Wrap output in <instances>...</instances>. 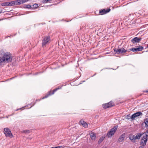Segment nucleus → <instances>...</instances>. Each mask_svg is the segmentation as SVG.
Masks as SVG:
<instances>
[{
  "mask_svg": "<svg viewBox=\"0 0 148 148\" xmlns=\"http://www.w3.org/2000/svg\"><path fill=\"white\" fill-rule=\"evenodd\" d=\"M118 126L116 125L113 128H112L109 131L107 134V136L108 137H111L113 135L115 132L117 130Z\"/></svg>",
  "mask_w": 148,
  "mask_h": 148,
  "instance_id": "nucleus-1",
  "label": "nucleus"
},
{
  "mask_svg": "<svg viewBox=\"0 0 148 148\" xmlns=\"http://www.w3.org/2000/svg\"><path fill=\"white\" fill-rule=\"evenodd\" d=\"M4 133L6 137L11 138L13 137L10 130L8 128H5L4 129Z\"/></svg>",
  "mask_w": 148,
  "mask_h": 148,
  "instance_id": "nucleus-2",
  "label": "nucleus"
},
{
  "mask_svg": "<svg viewBox=\"0 0 148 148\" xmlns=\"http://www.w3.org/2000/svg\"><path fill=\"white\" fill-rule=\"evenodd\" d=\"M142 139V141H143L145 143L146 142H147L148 140V129L145 132L143 133V136Z\"/></svg>",
  "mask_w": 148,
  "mask_h": 148,
  "instance_id": "nucleus-3",
  "label": "nucleus"
},
{
  "mask_svg": "<svg viewBox=\"0 0 148 148\" xmlns=\"http://www.w3.org/2000/svg\"><path fill=\"white\" fill-rule=\"evenodd\" d=\"M114 50L117 54L123 53L127 51V50L123 48H122L120 49H114Z\"/></svg>",
  "mask_w": 148,
  "mask_h": 148,
  "instance_id": "nucleus-4",
  "label": "nucleus"
},
{
  "mask_svg": "<svg viewBox=\"0 0 148 148\" xmlns=\"http://www.w3.org/2000/svg\"><path fill=\"white\" fill-rule=\"evenodd\" d=\"M50 37L49 36L45 37L42 40V45L44 46L49 41Z\"/></svg>",
  "mask_w": 148,
  "mask_h": 148,
  "instance_id": "nucleus-5",
  "label": "nucleus"
},
{
  "mask_svg": "<svg viewBox=\"0 0 148 148\" xmlns=\"http://www.w3.org/2000/svg\"><path fill=\"white\" fill-rule=\"evenodd\" d=\"M110 10V9H107V10L103 9L100 10L99 11V13L101 15H103L109 12Z\"/></svg>",
  "mask_w": 148,
  "mask_h": 148,
  "instance_id": "nucleus-6",
  "label": "nucleus"
},
{
  "mask_svg": "<svg viewBox=\"0 0 148 148\" xmlns=\"http://www.w3.org/2000/svg\"><path fill=\"white\" fill-rule=\"evenodd\" d=\"M141 39L140 38L135 37L131 40V42L133 43H138L140 41Z\"/></svg>",
  "mask_w": 148,
  "mask_h": 148,
  "instance_id": "nucleus-7",
  "label": "nucleus"
},
{
  "mask_svg": "<svg viewBox=\"0 0 148 148\" xmlns=\"http://www.w3.org/2000/svg\"><path fill=\"white\" fill-rule=\"evenodd\" d=\"M143 49V47L142 46H139L138 48H132L130 50L132 51H142Z\"/></svg>",
  "mask_w": 148,
  "mask_h": 148,
  "instance_id": "nucleus-8",
  "label": "nucleus"
},
{
  "mask_svg": "<svg viewBox=\"0 0 148 148\" xmlns=\"http://www.w3.org/2000/svg\"><path fill=\"white\" fill-rule=\"evenodd\" d=\"M60 89V88H57L56 89H54L52 92H51V91H50L49 92V93L46 95L45 97H43L42 98V99L46 98L47 97H48V96H49L50 95H53L54 94L55 92L56 91Z\"/></svg>",
  "mask_w": 148,
  "mask_h": 148,
  "instance_id": "nucleus-9",
  "label": "nucleus"
},
{
  "mask_svg": "<svg viewBox=\"0 0 148 148\" xmlns=\"http://www.w3.org/2000/svg\"><path fill=\"white\" fill-rule=\"evenodd\" d=\"M9 6H12L14 5H18L17 1H14L10 2H8Z\"/></svg>",
  "mask_w": 148,
  "mask_h": 148,
  "instance_id": "nucleus-10",
  "label": "nucleus"
},
{
  "mask_svg": "<svg viewBox=\"0 0 148 148\" xmlns=\"http://www.w3.org/2000/svg\"><path fill=\"white\" fill-rule=\"evenodd\" d=\"M125 134H123L119 138L118 140L119 142H122L124 140L125 138Z\"/></svg>",
  "mask_w": 148,
  "mask_h": 148,
  "instance_id": "nucleus-11",
  "label": "nucleus"
},
{
  "mask_svg": "<svg viewBox=\"0 0 148 148\" xmlns=\"http://www.w3.org/2000/svg\"><path fill=\"white\" fill-rule=\"evenodd\" d=\"M90 135L91 139L92 140H95V139L96 138L95 133L94 132L91 133L90 134Z\"/></svg>",
  "mask_w": 148,
  "mask_h": 148,
  "instance_id": "nucleus-12",
  "label": "nucleus"
},
{
  "mask_svg": "<svg viewBox=\"0 0 148 148\" xmlns=\"http://www.w3.org/2000/svg\"><path fill=\"white\" fill-rule=\"evenodd\" d=\"M129 138L133 142H135V136L132 135H130L129 136Z\"/></svg>",
  "mask_w": 148,
  "mask_h": 148,
  "instance_id": "nucleus-13",
  "label": "nucleus"
},
{
  "mask_svg": "<svg viewBox=\"0 0 148 148\" xmlns=\"http://www.w3.org/2000/svg\"><path fill=\"white\" fill-rule=\"evenodd\" d=\"M143 136V133H138L136 136H135V138L136 139H139L142 136Z\"/></svg>",
  "mask_w": 148,
  "mask_h": 148,
  "instance_id": "nucleus-14",
  "label": "nucleus"
},
{
  "mask_svg": "<svg viewBox=\"0 0 148 148\" xmlns=\"http://www.w3.org/2000/svg\"><path fill=\"white\" fill-rule=\"evenodd\" d=\"M147 142H146L145 143H144L143 141H142V139H141V143H140V144L141 145V146H140L139 148H144V146L146 145V143Z\"/></svg>",
  "mask_w": 148,
  "mask_h": 148,
  "instance_id": "nucleus-15",
  "label": "nucleus"
},
{
  "mask_svg": "<svg viewBox=\"0 0 148 148\" xmlns=\"http://www.w3.org/2000/svg\"><path fill=\"white\" fill-rule=\"evenodd\" d=\"M16 1H17V4H18V5L20 4L24 3L23 0H18Z\"/></svg>",
  "mask_w": 148,
  "mask_h": 148,
  "instance_id": "nucleus-16",
  "label": "nucleus"
},
{
  "mask_svg": "<svg viewBox=\"0 0 148 148\" xmlns=\"http://www.w3.org/2000/svg\"><path fill=\"white\" fill-rule=\"evenodd\" d=\"M0 53L1 55L4 56H5L6 53H5L3 50H1L0 51Z\"/></svg>",
  "mask_w": 148,
  "mask_h": 148,
  "instance_id": "nucleus-17",
  "label": "nucleus"
},
{
  "mask_svg": "<svg viewBox=\"0 0 148 148\" xmlns=\"http://www.w3.org/2000/svg\"><path fill=\"white\" fill-rule=\"evenodd\" d=\"M136 115V117L138 116H140V115H142V113L140 112H137L135 113H134Z\"/></svg>",
  "mask_w": 148,
  "mask_h": 148,
  "instance_id": "nucleus-18",
  "label": "nucleus"
},
{
  "mask_svg": "<svg viewBox=\"0 0 148 148\" xmlns=\"http://www.w3.org/2000/svg\"><path fill=\"white\" fill-rule=\"evenodd\" d=\"M8 2H6L2 3L1 4V5L2 6H8Z\"/></svg>",
  "mask_w": 148,
  "mask_h": 148,
  "instance_id": "nucleus-19",
  "label": "nucleus"
},
{
  "mask_svg": "<svg viewBox=\"0 0 148 148\" xmlns=\"http://www.w3.org/2000/svg\"><path fill=\"white\" fill-rule=\"evenodd\" d=\"M107 105H108V106H109V108L112 107L113 106L112 104V102H109L107 103Z\"/></svg>",
  "mask_w": 148,
  "mask_h": 148,
  "instance_id": "nucleus-20",
  "label": "nucleus"
},
{
  "mask_svg": "<svg viewBox=\"0 0 148 148\" xmlns=\"http://www.w3.org/2000/svg\"><path fill=\"white\" fill-rule=\"evenodd\" d=\"M144 122L147 126H148V118L146 119L144 121Z\"/></svg>",
  "mask_w": 148,
  "mask_h": 148,
  "instance_id": "nucleus-21",
  "label": "nucleus"
},
{
  "mask_svg": "<svg viewBox=\"0 0 148 148\" xmlns=\"http://www.w3.org/2000/svg\"><path fill=\"white\" fill-rule=\"evenodd\" d=\"M103 107L105 109L109 108V106L107 105V103H105L102 105Z\"/></svg>",
  "mask_w": 148,
  "mask_h": 148,
  "instance_id": "nucleus-22",
  "label": "nucleus"
},
{
  "mask_svg": "<svg viewBox=\"0 0 148 148\" xmlns=\"http://www.w3.org/2000/svg\"><path fill=\"white\" fill-rule=\"evenodd\" d=\"M104 139V137H101L98 141V143H101Z\"/></svg>",
  "mask_w": 148,
  "mask_h": 148,
  "instance_id": "nucleus-23",
  "label": "nucleus"
},
{
  "mask_svg": "<svg viewBox=\"0 0 148 148\" xmlns=\"http://www.w3.org/2000/svg\"><path fill=\"white\" fill-rule=\"evenodd\" d=\"M83 126L85 128H87L88 127V124L85 122H84V123Z\"/></svg>",
  "mask_w": 148,
  "mask_h": 148,
  "instance_id": "nucleus-24",
  "label": "nucleus"
},
{
  "mask_svg": "<svg viewBox=\"0 0 148 148\" xmlns=\"http://www.w3.org/2000/svg\"><path fill=\"white\" fill-rule=\"evenodd\" d=\"M136 117V115L134 113L132 115L131 118L132 119V120H133Z\"/></svg>",
  "mask_w": 148,
  "mask_h": 148,
  "instance_id": "nucleus-25",
  "label": "nucleus"
},
{
  "mask_svg": "<svg viewBox=\"0 0 148 148\" xmlns=\"http://www.w3.org/2000/svg\"><path fill=\"white\" fill-rule=\"evenodd\" d=\"M23 132L28 134L30 132V131L29 130H24L23 131Z\"/></svg>",
  "mask_w": 148,
  "mask_h": 148,
  "instance_id": "nucleus-26",
  "label": "nucleus"
},
{
  "mask_svg": "<svg viewBox=\"0 0 148 148\" xmlns=\"http://www.w3.org/2000/svg\"><path fill=\"white\" fill-rule=\"evenodd\" d=\"M64 147H62V146H58L57 147H51V148H63Z\"/></svg>",
  "mask_w": 148,
  "mask_h": 148,
  "instance_id": "nucleus-27",
  "label": "nucleus"
},
{
  "mask_svg": "<svg viewBox=\"0 0 148 148\" xmlns=\"http://www.w3.org/2000/svg\"><path fill=\"white\" fill-rule=\"evenodd\" d=\"M84 122L85 121H84L81 120L80 121H79V123L80 124L83 125V124H84Z\"/></svg>",
  "mask_w": 148,
  "mask_h": 148,
  "instance_id": "nucleus-28",
  "label": "nucleus"
},
{
  "mask_svg": "<svg viewBox=\"0 0 148 148\" xmlns=\"http://www.w3.org/2000/svg\"><path fill=\"white\" fill-rule=\"evenodd\" d=\"M33 6L35 8H36L38 7V5L37 4L35 3L33 5Z\"/></svg>",
  "mask_w": 148,
  "mask_h": 148,
  "instance_id": "nucleus-29",
  "label": "nucleus"
},
{
  "mask_svg": "<svg viewBox=\"0 0 148 148\" xmlns=\"http://www.w3.org/2000/svg\"><path fill=\"white\" fill-rule=\"evenodd\" d=\"M31 5H26V8H31Z\"/></svg>",
  "mask_w": 148,
  "mask_h": 148,
  "instance_id": "nucleus-30",
  "label": "nucleus"
},
{
  "mask_svg": "<svg viewBox=\"0 0 148 148\" xmlns=\"http://www.w3.org/2000/svg\"><path fill=\"white\" fill-rule=\"evenodd\" d=\"M24 3H25L29 1V0H23Z\"/></svg>",
  "mask_w": 148,
  "mask_h": 148,
  "instance_id": "nucleus-31",
  "label": "nucleus"
},
{
  "mask_svg": "<svg viewBox=\"0 0 148 148\" xmlns=\"http://www.w3.org/2000/svg\"><path fill=\"white\" fill-rule=\"evenodd\" d=\"M144 92H148V90H147L144 91Z\"/></svg>",
  "mask_w": 148,
  "mask_h": 148,
  "instance_id": "nucleus-32",
  "label": "nucleus"
},
{
  "mask_svg": "<svg viewBox=\"0 0 148 148\" xmlns=\"http://www.w3.org/2000/svg\"><path fill=\"white\" fill-rule=\"evenodd\" d=\"M18 109H17V110H16V111H18Z\"/></svg>",
  "mask_w": 148,
  "mask_h": 148,
  "instance_id": "nucleus-33",
  "label": "nucleus"
},
{
  "mask_svg": "<svg viewBox=\"0 0 148 148\" xmlns=\"http://www.w3.org/2000/svg\"><path fill=\"white\" fill-rule=\"evenodd\" d=\"M147 47L148 48V45H147Z\"/></svg>",
  "mask_w": 148,
  "mask_h": 148,
  "instance_id": "nucleus-34",
  "label": "nucleus"
},
{
  "mask_svg": "<svg viewBox=\"0 0 148 148\" xmlns=\"http://www.w3.org/2000/svg\"><path fill=\"white\" fill-rule=\"evenodd\" d=\"M127 116H129L127 115Z\"/></svg>",
  "mask_w": 148,
  "mask_h": 148,
  "instance_id": "nucleus-35",
  "label": "nucleus"
}]
</instances>
